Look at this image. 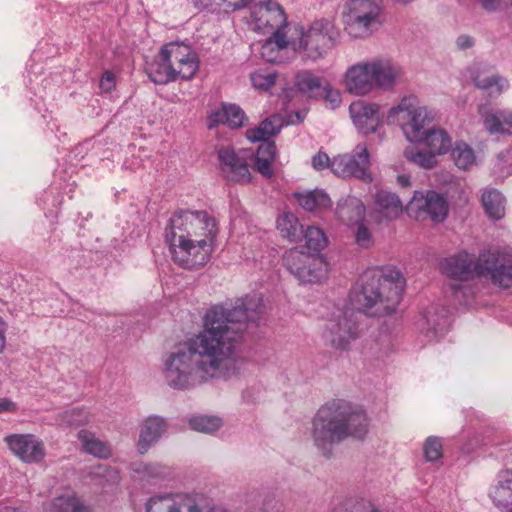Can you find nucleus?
I'll use <instances>...</instances> for the list:
<instances>
[{"mask_svg":"<svg viewBox=\"0 0 512 512\" xmlns=\"http://www.w3.org/2000/svg\"><path fill=\"white\" fill-rule=\"evenodd\" d=\"M404 287L405 279L394 267L367 270L360 277L354 301L368 316H385L398 307Z\"/></svg>","mask_w":512,"mask_h":512,"instance_id":"obj_3","label":"nucleus"},{"mask_svg":"<svg viewBox=\"0 0 512 512\" xmlns=\"http://www.w3.org/2000/svg\"><path fill=\"white\" fill-rule=\"evenodd\" d=\"M167 430V424L164 418L159 416H150L144 420L140 427L138 450L144 454L155 444Z\"/></svg>","mask_w":512,"mask_h":512,"instance_id":"obj_23","label":"nucleus"},{"mask_svg":"<svg viewBox=\"0 0 512 512\" xmlns=\"http://www.w3.org/2000/svg\"><path fill=\"white\" fill-rule=\"evenodd\" d=\"M345 90L355 96H365L374 91L369 61H360L350 66L344 76Z\"/></svg>","mask_w":512,"mask_h":512,"instance_id":"obj_20","label":"nucleus"},{"mask_svg":"<svg viewBox=\"0 0 512 512\" xmlns=\"http://www.w3.org/2000/svg\"><path fill=\"white\" fill-rule=\"evenodd\" d=\"M146 512H181L180 506L175 502L171 494L156 495L146 503ZM187 512H228L220 507H202L196 503L187 507Z\"/></svg>","mask_w":512,"mask_h":512,"instance_id":"obj_22","label":"nucleus"},{"mask_svg":"<svg viewBox=\"0 0 512 512\" xmlns=\"http://www.w3.org/2000/svg\"><path fill=\"white\" fill-rule=\"evenodd\" d=\"M450 287H451V290H452V293H453V296L459 301V302H462V301H465V297H466V288L461 285V284H454V283H451L450 284Z\"/></svg>","mask_w":512,"mask_h":512,"instance_id":"obj_59","label":"nucleus"},{"mask_svg":"<svg viewBox=\"0 0 512 512\" xmlns=\"http://www.w3.org/2000/svg\"><path fill=\"white\" fill-rule=\"evenodd\" d=\"M242 398L248 404L259 403L264 398V389L260 385L247 387L242 393Z\"/></svg>","mask_w":512,"mask_h":512,"instance_id":"obj_50","label":"nucleus"},{"mask_svg":"<svg viewBox=\"0 0 512 512\" xmlns=\"http://www.w3.org/2000/svg\"><path fill=\"white\" fill-rule=\"evenodd\" d=\"M305 239V246L313 251H320L326 246L327 238L324 232L314 226L308 227L305 231L303 230V235Z\"/></svg>","mask_w":512,"mask_h":512,"instance_id":"obj_45","label":"nucleus"},{"mask_svg":"<svg viewBox=\"0 0 512 512\" xmlns=\"http://www.w3.org/2000/svg\"><path fill=\"white\" fill-rule=\"evenodd\" d=\"M277 229L280 234L291 242H298L302 239L303 226L298 218L290 212H284L277 218Z\"/></svg>","mask_w":512,"mask_h":512,"instance_id":"obj_31","label":"nucleus"},{"mask_svg":"<svg viewBox=\"0 0 512 512\" xmlns=\"http://www.w3.org/2000/svg\"><path fill=\"white\" fill-rule=\"evenodd\" d=\"M312 166L316 170H322L328 167L331 169V160L326 153L318 152L312 158Z\"/></svg>","mask_w":512,"mask_h":512,"instance_id":"obj_55","label":"nucleus"},{"mask_svg":"<svg viewBox=\"0 0 512 512\" xmlns=\"http://www.w3.org/2000/svg\"><path fill=\"white\" fill-rule=\"evenodd\" d=\"M375 89L392 90L402 79V67L388 58H374L369 60Z\"/></svg>","mask_w":512,"mask_h":512,"instance_id":"obj_19","label":"nucleus"},{"mask_svg":"<svg viewBox=\"0 0 512 512\" xmlns=\"http://www.w3.org/2000/svg\"><path fill=\"white\" fill-rule=\"evenodd\" d=\"M49 512H90L76 495H61L52 500Z\"/></svg>","mask_w":512,"mask_h":512,"instance_id":"obj_38","label":"nucleus"},{"mask_svg":"<svg viewBox=\"0 0 512 512\" xmlns=\"http://www.w3.org/2000/svg\"><path fill=\"white\" fill-rule=\"evenodd\" d=\"M8 330V324L0 316V354L4 351L6 346V334Z\"/></svg>","mask_w":512,"mask_h":512,"instance_id":"obj_61","label":"nucleus"},{"mask_svg":"<svg viewBox=\"0 0 512 512\" xmlns=\"http://www.w3.org/2000/svg\"><path fill=\"white\" fill-rule=\"evenodd\" d=\"M473 82L478 89L488 92L492 97L500 95L508 87V81L496 74L478 73L473 77Z\"/></svg>","mask_w":512,"mask_h":512,"instance_id":"obj_34","label":"nucleus"},{"mask_svg":"<svg viewBox=\"0 0 512 512\" xmlns=\"http://www.w3.org/2000/svg\"><path fill=\"white\" fill-rule=\"evenodd\" d=\"M370 155L365 144H358L351 153L338 155L331 160V171L339 177H355L371 181Z\"/></svg>","mask_w":512,"mask_h":512,"instance_id":"obj_11","label":"nucleus"},{"mask_svg":"<svg viewBox=\"0 0 512 512\" xmlns=\"http://www.w3.org/2000/svg\"><path fill=\"white\" fill-rule=\"evenodd\" d=\"M322 90L325 91V101L331 109H335L341 104L342 97L338 90L329 88L326 85L323 86Z\"/></svg>","mask_w":512,"mask_h":512,"instance_id":"obj_53","label":"nucleus"},{"mask_svg":"<svg viewBox=\"0 0 512 512\" xmlns=\"http://www.w3.org/2000/svg\"><path fill=\"white\" fill-rule=\"evenodd\" d=\"M509 165H512V148L500 153L497 160V166L501 172H504L505 168Z\"/></svg>","mask_w":512,"mask_h":512,"instance_id":"obj_58","label":"nucleus"},{"mask_svg":"<svg viewBox=\"0 0 512 512\" xmlns=\"http://www.w3.org/2000/svg\"><path fill=\"white\" fill-rule=\"evenodd\" d=\"M282 127V117L272 115L263 120L257 128L247 130V139L250 142L269 141L268 139L278 134Z\"/></svg>","mask_w":512,"mask_h":512,"instance_id":"obj_30","label":"nucleus"},{"mask_svg":"<svg viewBox=\"0 0 512 512\" xmlns=\"http://www.w3.org/2000/svg\"><path fill=\"white\" fill-rule=\"evenodd\" d=\"M245 120L244 111L235 104H222V106L211 112L208 116V128L212 129L219 124H224L231 129L243 126Z\"/></svg>","mask_w":512,"mask_h":512,"instance_id":"obj_26","label":"nucleus"},{"mask_svg":"<svg viewBox=\"0 0 512 512\" xmlns=\"http://www.w3.org/2000/svg\"><path fill=\"white\" fill-rule=\"evenodd\" d=\"M263 311V300L258 295L239 299L232 307L216 305L208 309L203 329L164 354V382L183 391L236 375L240 368L237 345L247 323H256Z\"/></svg>","mask_w":512,"mask_h":512,"instance_id":"obj_1","label":"nucleus"},{"mask_svg":"<svg viewBox=\"0 0 512 512\" xmlns=\"http://www.w3.org/2000/svg\"><path fill=\"white\" fill-rule=\"evenodd\" d=\"M296 37L291 38L293 49L306 61L322 59L338 43L340 30L327 18L314 20L307 27L297 26Z\"/></svg>","mask_w":512,"mask_h":512,"instance_id":"obj_4","label":"nucleus"},{"mask_svg":"<svg viewBox=\"0 0 512 512\" xmlns=\"http://www.w3.org/2000/svg\"><path fill=\"white\" fill-rule=\"evenodd\" d=\"M337 217L347 224H358L365 216V206L355 197H348L337 205Z\"/></svg>","mask_w":512,"mask_h":512,"instance_id":"obj_29","label":"nucleus"},{"mask_svg":"<svg viewBox=\"0 0 512 512\" xmlns=\"http://www.w3.org/2000/svg\"><path fill=\"white\" fill-rule=\"evenodd\" d=\"M165 232L184 233L187 238L207 239L214 243L218 229L215 219L206 211L179 210L170 218Z\"/></svg>","mask_w":512,"mask_h":512,"instance_id":"obj_8","label":"nucleus"},{"mask_svg":"<svg viewBox=\"0 0 512 512\" xmlns=\"http://www.w3.org/2000/svg\"><path fill=\"white\" fill-rule=\"evenodd\" d=\"M484 129L495 136H512V110L493 108L489 103L478 106Z\"/></svg>","mask_w":512,"mask_h":512,"instance_id":"obj_18","label":"nucleus"},{"mask_svg":"<svg viewBox=\"0 0 512 512\" xmlns=\"http://www.w3.org/2000/svg\"><path fill=\"white\" fill-rule=\"evenodd\" d=\"M274 161L268 160V158L255 157V168L263 176L270 178L273 174L272 163Z\"/></svg>","mask_w":512,"mask_h":512,"instance_id":"obj_54","label":"nucleus"},{"mask_svg":"<svg viewBox=\"0 0 512 512\" xmlns=\"http://www.w3.org/2000/svg\"><path fill=\"white\" fill-rule=\"evenodd\" d=\"M482 204L487 215L493 220H499L504 216V197L497 190L485 191L482 195Z\"/></svg>","mask_w":512,"mask_h":512,"instance_id":"obj_37","label":"nucleus"},{"mask_svg":"<svg viewBox=\"0 0 512 512\" xmlns=\"http://www.w3.org/2000/svg\"><path fill=\"white\" fill-rule=\"evenodd\" d=\"M186 57H180L178 66H174L177 78L190 80L194 77L199 68L196 54L189 45H186Z\"/></svg>","mask_w":512,"mask_h":512,"instance_id":"obj_40","label":"nucleus"},{"mask_svg":"<svg viewBox=\"0 0 512 512\" xmlns=\"http://www.w3.org/2000/svg\"><path fill=\"white\" fill-rule=\"evenodd\" d=\"M456 44L459 49L465 50L471 48L474 45V40L468 35H460L456 40Z\"/></svg>","mask_w":512,"mask_h":512,"instance_id":"obj_60","label":"nucleus"},{"mask_svg":"<svg viewBox=\"0 0 512 512\" xmlns=\"http://www.w3.org/2000/svg\"><path fill=\"white\" fill-rule=\"evenodd\" d=\"M375 203L391 218L399 216L403 211L402 201L395 193L386 190H379L375 194Z\"/></svg>","mask_w":512,"mask_h":512,"instance_id":"obj_36","label":"nucleus"},{"mask_svg":"<svg viewBox=\"0 0 512 512\" xmlns=\"http://www.w3.org/2000/svg\"><path fill=\"white\" fill-rule=\"evenodd\" d=\"M251 28L269 36H286L287 17L282 6L273 0L259 2L251 7Z\"/></svg>","mask_w":512,"mask_h":512,"instance_id":"obj_10","label":"nucleus"},{"mask_svg":"<svg viewBox=\"0 0 512 512\" xmlns=\"http://www.w3.org/2000/svg\"><path fill=\"white\" fill-rule=\"evenodd\" d=\"M291 44V39L286 36H269L265 43L261 46L260 54L264 60L270 63L280 60L279 53Z\"/></svg>","mask_w":512,"mask_h":512,"instance_id":"obj_35","label":"nucleus"},{"mask_svg":"<svg viewBox=\"0 0 512 512\" xmlns=\"http://www.w3.org/2000/svg\"><path fill=\"white\" fill-rule=\"evenodd\" d=\"M299 205L306 211H317L330 207L331 199L322 190H313L306 193H297L296 195Z\"/></svg>","mask_w":512,"mask_h":512,"instance_id":"obj_33","label":"nucleus"},{"mask_svg":"<svg viewBox=\"0 0 512 512\" xmlns=\"http://www.w3.org/2000/svg\"><path fill=\"white\" fill-rule=\"evenodd\" d=\"M261 144L258 147L256 157L268 158V160H275L276 157V145L273 141H260Z\"/></svg>","mask_w":512,"mask_h":512,"instance_id":"obj_52","label":"nucleus"},{"mask_svg":"<svg viewBox=\"0 0 512 512\" xmlns=\"http://www.w3.org/2000/svg\"><path fill=\"white\" fill-rule=\"evenodd\" d=\"M481 7L487 12L505 10V0H479Z\"/></svg>","mask_w":512,"mask_h":512,"instance_id":"obj_56","label":"nucleus"},{"mask_svg":"<svg viewBox=\"0 0 512 512\" xmlns=\"http://www.w3.org/2000/svg\"><path fill=\"white\" fill-rule=\"evenodd\" d=\"M165 239L174 262L186 269L205 265L214 247V243L207 239L187 238L184 233L165 232Z\"/></svg>","mask_w":512,"mask_h":512,"instance_id":"obj_7","label":"nucleus"},{"mask_svg":"<svg viewBox=\"0 0 512 512\" xmlns=\"http://www.w3.org/2000/svg\"><path fill=\"white\" fill-rule=\"evenodd\" d=\"M446 325L447 318L444 311L436 306H431L425 310L417 322L420 331L425 333L430 341L438 339L443 334Z\"/></svg>","mask_w":512,"mask_h":512,"instance_id":"obj_24","label":"nucleus"},{"mask_svg":"<svg viewBox=\"0 0 512 512\" xmlns=\"http://www.w3.org/2000/svg\"><path fill=\"white\" fill-rule=\"evenodd\" d=\"M78 439L82 449L90 455L98 458H108L111 455L110 447L88 430H80L78 432Z\"/></svg>","mask_w":512,"mask_h":512,"instance_id":"obj_32","label":"nucleus"},{"mask_svg":"<svg viewBox=\"0 0 512 512\" xmlns=\"http://www.w3.org/2000/svg\"><path fill=\"white\" fill-rule=\"evenodd\" d=\"M424 456L427 461L432 462L441 458L442 456V443L437 437H428L425 441L424 447Z\"/></svg>","mask_w":512,"mask_h":512,"instance_id":"obj_48","label":"nucleus"},{"mask_svg":"<svg viewBox=\"0 0 512 512\" xmlns=\"http://www.w3.org/2000/svg\"><path fill=\"white\" fill-rule=\"evenodd\" d=\"M493 504L503 512H512V471L498 475L497 483L489 492Z\"/></svg>","mask_w":512,"mask_h":512,"instance_id":"obj_25","label":"nucleus"},{"mask_svg":"<svg viewBox=\"0 0 512 512\" xmlns=\"http://www.w3.org/2000/svg\"><path fill=\"white\" fill-rule=\"evenodd\" d=\"M355 240L362 248H369L373 243L371 232L363 225L362 222H359V226L355 234Z\"/></svg>","mask_w":512,"mask_h":512,"instance_id":"obj_51","label":"nucleus"},{"mask_svg":"<svg viewBox=\"0 0 512 512\" xmlns=\"http://www.w3.org/2000/svg\"><path fill=\"white\" fill-rule=\"evenodd\" d=\"M369 430L366 412L349 402L333 400L319 408L312 421L315 447L330 458L336 445L348 438L362 440Z\"/></svg>","mask_w":512,"mask_h":512,"instance_id":"obj_2","label":"nucleus"},{"mask_svg":"<svg viewBox=\"0 0 512 512\" xmlns=\"http://www.w3.org/2000/svg\"><path fill=\"white\" fill-rule=\"evenodd\" d=\"M357 512H381L379 511L373 504L371 503H364Z\"/></svg>","mask_w":512,"mask_h":512,"instance_id":"obj_64","label":"nucleus"},{"mask_svg":"<svg viewBox=\"0 0 512 512\" xmlns=\"http://www.w3.org/2000/svg\"><path fill=\"white\" fill-rule=\"evenodd\" d=\"M451 155L455 165L462 170L469 169L476 160L473 149L463 141L455 143L451 148Z\"/></svg>","mask_w":512,"mask_h":512,"instance_id":"obj_41","label":"nucleus"},{"mask_svg":"<svg viewBox=\"0 0 512 512\" xmlns=\"http://www.w3.org/2000/svg\"><path fill=\"white\" fill-rule=\"evenodd\" d=\"M5 442L24 463H39L45 458L44 443L33 434H12L5 438Z\"/></svg>","mask_w":512,"mask_h":512,"instance_id":"obj_16","label":"nucleus"},{"mask_svg":"<svg viewBox=\"0 0 512 512\" xmlns=\"http://www.w3.org/2000/svg\"><path fill=\"white\" fill-rule=\"evenodd\" d=\"M144 474L149 478L164 479L171 475L170 467L161 463H149L143 466Z\"/></svg>","mask_w":512,"mask_h":512,"instance_id":"obj_49","label":"nucleus"},{"mask_svg":"<svg viewBox=\"0 0 512 512\" xmlns=\"http://www.w3.org/2000/svg\"><path fill=\"white\" fill-rule=\"evenodd\" d=\"M283 262L290 273L301 282H318L325 274V263L322 258L297 248L285 252Z\"/></svg>","mask_w":512,"mask_h":512,"instance_id":"obj_12","label":"nucleus"},{"mask_svg":"<svg viewBox=\"0 0 512 512\" xmlns=\"http://www.w3.org/2000/svg\"><path fill=\"white\" fill-rule=\"evenodd\" d=\"M115 87V76L113 73L106 71L101 80H100V88L104 92H110Z\"/></svg>","mask_w":512,"mask_h":512,"instance_id":"obj_57","label":"nucleus"},{"mask_svg":"<svg viewBox=\"0 0 512 512\" xmlns=\"http://www.w3.org/2000/svg\"><path fill=\"white\" fill-rule=\"evenodd\" d=\"M406 211L416 219L428 215L436 223L443 222L449 212L447 200L439 193L429 190L426 194L415 191L406 206Z\"/></svg>","mask_w":512,"mask_h":512,"instance_id":"obj_14","label":"nucleus"},{"mask_svg":"<svg viewBox=\"0 0 512 512\" xmlns=\"http://www.w3.org/2000/svg\"><path fill=\"white\" fill-rule=\"evenodd\" d=\"M252 156L247 151L235 150L231 147H223L218 151L220 171L224 178L230 182L247 184L250 182L251 173L248 159Z\"/></svg>","mask_w":512,"mask_h":512,"instance_id":"obj_15","label":"nucleus"},{"mask_svg":"<svg viewBox=\"0 0 512 512\" xmlns=\"http://www.w3.org/2000/svg\"><path fill=\"white\" fill-rule=\"evenodd\" d=\"M149 79L158 85H164L177 80L174 66H170L166 59H162L161 51L154 57L153 61L146 68Z\"/></svg>","mask_w":512,"mask_h":512,"instance_id":"obj_28","label":"nucleus"},{"mask_svg":"<svg viewBox=\"0 0 512 512\" xmlns=\"http://www.w3.org/2000/svg\"><path fill=\"white\" fill-rule=\"evenodd\" d=\"M188 423L192 430L206 434L218 431L223 425L221 418L210 415L192 416L189 418Z\"/></svg>","mask_w":512,"mask_h":512,"instance_id":"obj_42","label":"nucleus"},{"mask_svg":"<svg viewBox=\"0 0 512 512\" xmlns=\"http://www.w3.org/2000/svg\"><path fill=\"white\" fill-rule=\"evenodd\" d=\"M358 336V321L356 313L352 310H337L326 321L322 331L324 341L337 350L349 349Z\"/></svg>","mask_w":512,"mask_h":512,"instance_id":"obj_9","label":"nucleus"},{"mask_svg":"<svg viewBox=\"0 0 512 512\" xmlns=\"http://www.w3.org/2000/svg\"><path fill=\"white\" fill-rule=\"evenodd\" d=\"M405 158L424 169H432L437 165L436 156L429 152L416 150L415 148H407L404 151Z\"/></svg>","mask_w":512,"mask_h":512,"instance_id":"obj_43","label":"nucleus"},{"mask_svg":"<svg viewBox=\"0 0 512 512\" xmlns=\"http://www.w3.org/2000/svg\"><path fill=\"white\" fill-rule=\"evenodd\" d=\"M250 79L256 89L267 91L275 85L277 74L270 69L259 68L251 73Z\"/></svg>","mask_w":512,"mask_h":512,"instance_id":"obj_44","label":"nucleus"},{"mask_svg":"<svg viewBox=\"0 0 512 512\" xmlns=\"http://www.w3.org/2000/svg\"><path fill=\"white\" fill-rule=\"evenodd\" d=\"M482 261L480 277L501 288L512 286V255L495 250H485L480 253Z\"/></svg>","mask_w":512,"mask_h":512,"instance_id":"obj_13","label":"nucleus"},{"mask_svg":"<svg viewBox=\"0 0 512 512\" xmlns=\"http://www.w3.org/2000/svg\"><path fill=\"white\" fill-rule=\"evenodd\" d=\"M296 88L309 96H316L321 93L324 86L322 79L311 71H301L295 77Z\"/></svg>","mask_w":512,"mask_h":512,"instance_id":"obj_39","label":"nucleus"},{"mask_svg":"<svg viewBox=\"0 0 512 512\" xmlns=\"http://www.w3.org/2000/svg\"><path fill=\"white\" fill-rule=\"evenodd\" d=\"M16 409L15 403L8 399H3L0 401V414L4 412L14 411Z\"/></svg>","mask_w":512,"mask_h":512,"instance_id":"obj_62","label":"nucleus"},{"mask_svg":"<svg viewBox=\"0 0 512 512\" xmlns=\"http://www.w3.org/2000/svg\"><path fill=\"white\" fill-rule=\"evenodd\" d=\"M89 415L83 409H71L61 415V425L79 426L88 423Z\"/></svg>","mask_w":512,"mask_h":512,"instance_id":"obj_47","label":"nucleus"},{"mask_svg":"<svg viewBox=\"0 0 512 512\" xmlns=\"http://www.w3.org/2000/svg\"><path fill=\"white\" fill-rule=\"evenodd\" d=\"M482 261L480 254L476 257L465 251L447 258L442 266L444 274L454 280L467 281L475 277H480Z\"/></svg>","mask_w":512,"mask_h":512,"instance_id":"obj_17","label":"nucleus"},{"mask_svg":"<svg viewBox=\"0 0 512 512\" xmlns=\"http://www.w3.org/2000/svg\"><path fill=\"white\" fill-rule=\"evenodd\" d=\"M421 142L435 156L447 154L452 148V138L445 129L440 127L426 130Z\"/></svg>","mask_w":512,"mask_h":512,"instance_id":"obj_27","label":"nucleus"},{"mask_svg":"<svg viewBox=\"0 0 512 512\" xmlns=\"http://www.w3.org/2000/svg\"><path fill=\"white\" fill-rule=\"evenodd\" d=\"M437 118L436 111L421 106L413 96L404 97L397 106L389 110L387 115L388 123L400 126L410 142H421L426 131L424 127L436 121Z\"/></svg>","mask_w":512,"mask_h":512,"instance_id":"obj_6","label":"nucleus"},{"mask_svg":"<svg viewBox=\"0 0 512 512\" xmlns=\"http://www.w3.org/2000/svg\"><path fill=\"white\" fill-rule=\"evenodd\" d=\"M349 112L355 127L364 135L375 133L382 122L380 105L376 103L356 101Z\"/></svg>","mask_w":512,"mask_h":512,"instance_id":"obj_21","label":"nucleus"},{"mask_svg":"<svg viewBox=\"0 0 512 512\" xmlns=\"http://www.w3.org/2000/svg\"><path fill=\"white\" fill-rule=\"evenodd\" d=\"M162 59H166L170 66H178L180 57H186V44L170 42L161 48Z\"/></svg>","mask_w":512,"mask_h":512,"instance_id":"obj_46","label":"nucleus"},{"mask_svg":"<svg viewBox=\"0 0 512 512\" xmlns=\"http://www.w3.org/2000/svg\"><path fill=\"white\" fill-rule=\"evenodd\" d=\"M383 22L380 0H347L343 6L342 23L351 39H369L381 29Z\"/></svg>","mask_w":512,"mask_h":512,"instance_id":"obj_5","label":"nucleus"},{"mask_svg":"<svg viewBox=\"0 0 512 512\" xmlns=\"http://www.w3.org/2000/svg\"><path fill=\"white\" fill-rule=\"evenodd\" d=\"M274 502V499L273 498H270L268 497L266 500H264L263 502V509L267 512H279V509L276 507L275 504H273Z\"/></svg>","mask_w":512,"mask_h":512,"instance_id":"obj_63","label":"nucleus"}]
</instances>
